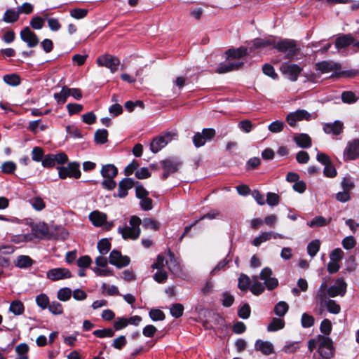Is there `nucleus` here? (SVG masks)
Wrapping results in <instances>:
<instances>
[{"instance_id": "nucleus-1", "label": "nucleus", "mask_w": 359, "mask_h": 359, "mask_svg": "<svg viewBox=\"0 0 359 359\" xmlns=\"http://www.w3.org/2000/svg\"><path fill=\"white\" fill-rule=\"evenodd\" d=\"M317 348L321 359H331L334 356L335 347L332 339L327 336L318 334L308 341V349L312 352Z\"/></svg>"}, {"instance_id": "nucleus-2", "label": "nucleus", "mask_w": 359, "mask_h": 359, "mask_svg": "<svg viewBox=\"0 0 359 359\" xmlns=\"http://www.w3.org/2000/svg\"><path fill=\"white\" fill-rule=\"evenodd\" d=\"M272 273V270L269 267H265L262 270L260 278L264 280V285L257 280H254L253 284L250 288L253 294L259 295L264 291L265 287L269 290H272L278 286V280L277 278L271 276Z\"/></svg>"}, {"instance_id": "nucleus-3", "label": "nucleus", "mask_w": 359, "mask_h": 359, "mask_svg": "<svg viewBox=\"0 0 359 359\" xmlns=\"http://www.w3.org/2000/svg\"><path fill=\"white\" fill-rule=\"evenodd\" d=\"M142 221L137 216H132L129 224L130 226H126L123 228L118 227V231L120 233L123 239H137L140 235V228Z\"/></svg>"}, {"instance_id": "nucleus-4", "label": "nucleus", "mask_w": 359, "mask_h": 359, "mask_svg": "<svg viewBox=\"0 0 359 359\" xmlns=\"http://www.w3.org/2000/svg\"><path fill=\"white\" fill-rule=\"evenodd\" d=\"M175 137H177V133L175 132H165L162 133L152 140L150 143V150L154 154L158 153Z\"/></svg>"}, {"instance_id": "nucleus-5", "label": "nucleus", "mask_w": 359, "mask_h": 359, "mask_svg": "<svg viewBox=\"0 0 359 359\" xmlns=\"http://www.w3.org/2000/svg\"><path fill=\"white\" fill-rule=\"evenodd\" d=\"M182 161L177 157H170L161 161V165L164 172L162 179H167L170 174L177 172L182 165Z\"/></svg>"}, {"instance_id": "nucleus-6", "label": "nucleus", "mask_w": 359, "mask_h": 359, "mask_svg": "<svg viewBox=\"0 0 359 359\" xmlns=\"http://www.w3.org/2000/svg\"><path fill=\"white\" fill-rule=\"evenodd\" d=\"M275 48L285 54L286 58L293 57L298 52V48L295 41L290 39H283L276 41Z\"/></svg>"}, {"instance_id": "nucleus-7", "label": "nucleus", "mask_w": 359, "mask_h": 359, "mask_svg": "<svg viewBox=\"0 0 359 359\" xmlns=\"http://www.w3.org/2000/svg\"><path fill=\"white\" fill-rule=\"evenodd\" d=\"M280 71L290 81H296L302 69L297 64L283 62L280 67Z\"/></svg>"}, {"instance_id": "nucleus-8", "label": "nucleus", "mask_w": 359, "mask_h": 359, "mask_svg": "<svg viewBox=\"0 0 359 359\" xmlns=\"http://www.w3.org/2000/svg\"><path fill=\"white\" fill-rule=\"evenodd\" d=\"M97 64L100 67H104L109 69L111 73H114L118 70L120 60L114 55L104 54L97 58Z\"/></svg>"}, {"instance_id": "nucleus-9", "label": "nucleus", "mask_w": 359, "mask_h": 359, "mask_svg": "<svg viewBox=\"0 0 359 359\" xmlns=\"http://www.w3.org/2000/svg\"><path fill=\"white\" fill-rule=\"evenodd\" d=\"M345 161H354L359 158V140L354 139L347 142L343 152Z\"/></svg>"}, {"instance_id": "nucleus-10", "label": "nucleus", "mask_w": 359, "mask_h": 359, "mask_svg": "<svg viewBox=\"0 0 359 359\" xmlns=\"http://www.w3.org/2000/svg\"><path fill=\"white\" fill-rule=\"evenodd\" d=\"M216 133L213 128H203L202 132H197L193 137V143L197 148L205 145L207 141H210Z\"/></svg>"}, {"instance_id": "nucleus-11", "label": "nucleus", "mask_w": 359, "mask_h": 359, "mask_svg": "<svg viewBox=\"0 0 359 359\" xmlns=\"http://www.w3.org/2000/svg\"><path fill=\"white\" fill-rule=\"evenodd\" d=\"M350 45L359 48V35L344 34L337 38L335 46L338 49L344 48Z\"/></svg>"}, {"instance_id": "nucleus-12", "label": "nucleus", "mask_w": 359, "mask_h": 359, "mask_svg": "<svg viewBox=\"0 0 359 359\" xmlns=\"http://www.w3.org/2000/svg\"><path fill=\"white\" fill-rule=\"evenodd\" d=\"M311 118L312 115L307 111L304 109H299L287 114L286 121L290 126L294 127L296 126L297 121L302 120L309 121Z\"/></svg>"}, {"instance_id": "nucleus-13", "label": "nucleus", "mask_w": 359, "mask_h": 359, "mask_svg": "<svg viewBox=\"0 0 359 359\" xmlns=\"http://www.w3.org/2000/svg\"><path fill=\"white\" fill-rule=\"evenodd\" d=\"M130 262L128 257L123 256L118 250H114L109 254V262L118 269L128 266Z\"/></svg>"}, {"instance_id": "nucleus-14", "label": "nucleus", "mask_w": 359, "mask_h": 359, "mask_svg": "<svg viewBox=\"0 0 359 359\" xmlns=\"http://www.w3.org/2000/svg\"><path fill=\"white\" fill-rule=\"evenodd\" d=\"M20 39L29 48L36 47L39 43L37 35L29 27H26L21 30Z\"/></svg>"}, {"instance_id": "nucleus-15", "label": "nucleus", "mask_w": 359, "mask_h": 359, "mask_svg": "<svg viewBox=\"0 0 359 359\" xmlns=\"http://www.w3.org/2000/svg\"><path fill=\"white\" fill-rule=\"evenodd\" d=\"M347 284L341 278H337L333 285L328 287V296L335 297L338 295L343 297L346 292Z\"/></svg>"}, {"instance_id": "nucleus-16", "label": "nucleus", "mask_w": 359, "mask_h": 359, "mask_svg": "<svg viewBox=\"0 0 359 359\" xmlns=\"http://www.w3.org/2000/svg\"><path fill=\"white\" fill-rule=\"evenodd\" d=\"M71 276V271L66 268H55L48 270L46 273L47 278L53 281L69 278Z\"/></svg>"}, {"instance_id": "nucleus-17", "label": "nucleus", "mask_w": 359, "mask_h": 359, "mask_svg": "<svg viewBox=\"0 0 359 359\" xmlns=\"http://www.w3.org/2000/svg\"><path fill=\"white\" fill-rule=\"evenodd\" d=\"M344 123L341 121H335L332 123L323 124V130L325 133L334 136L339 135L344 130Z\"/></svg>"}, {"instance_id": "nucleus-18", "label": "nucleus", "mask_w": 359, "mask_h": 359, "mask_svg": "<svg viewBox=\"0 0 359 359\" xmlns=\"http://www.w3.org/2000/svg\"><path fill=\"white\" fill-rule=\"evenodd\" d=\"M328 297H330L328 296L327 282L323 280L315 294L316 304L319 306H323V304L330 299Z\"/></svg>"}, {"instance_id": "nucleus-19", "label": "nucleus", "mask_w": 359, "mask_h": 359, "mask_svg": "<svg viewBox=\"0 0 359 359\" xmlns=\"http://www.w3.org/2000/svg\"><path fill=\"white\" fill-rule=\"evenodd\" d=\"M243 65L242 62H221L216 69L218 74H224L231 71L239 69Z\"/></svg>"}, {"instance_id": "nucleus-20", "label": "nucleus", "mask_w": 359, "mask_h": 359, "mask_svg": "<svg viewBox=\"0 0 359 359\" xmlns=\"http://www.w3.org/2000/svg\"><path fill=\"white\" fill-rule=\"evenodd\" d=\"M135 185V181L132 178H124L118 184L117 196L119 198H124L128 195V191Z\"/></svg>"}, {"instance_id": "nucleus-21", "label": "nucleus", "mask_w": 359, "mask_h": 359, "mask_svg": "<svg viewBox=\"0 0 359 359\" xmlns=\"http://www.w3.org/2000/svg\"><path fill=\"white\" fill-rule=\"evenodd\" d=\"M255 349L265 355H271L274 352L273 345L271 342L261 339L255 341Z\"/></svg>"}, {"instance_id": "nucleus-22", "label": "nucleus", "mask_w": 359, "mask_h": 359, "mask_svg": "<svg viewBox=\"0 0 359 359\" xmlns=\"http://www.w3.org/2000/svg\"><path fill=\"white\" fill-rule=\"evenodd\" d=\"M89 219L94 226H102L107 222V216L105 213L95 210L90 213Z\"/></svg>"}, {"instance_id": "nucleus-23", "label": "nucleus", "mask_w": 359, "mask_h": 359, "mask_svg": "<svg viewBox=\"0 0 359 359\" xmlns=\"http://www.w3.org/2000/svg\"><path fill=\"white\" fill-rule=\"evenodd\" d=\"M252 43L255 48L264 49L265 48H269L271 49L275 48L276 41L273 38L266 39L257 38L252 41Z\"/></svg>"}, {"instance_id": "nucleus-24", "label": "nucleus", "mask_w": 359, "mask_h": 359, "mask_svg": "<svg viewBox=\"0 0 359 359\" xmlns=\"http://www.w3.org/2000/svg\"><path fill=\"white\" fill-rule=\"evenodd\" d=\"M325 309L327 310L328 312L332 314H338L341 311L340 306L337 304L334 300L329 299L323 304V306H320V314H322L324 311Z\"/></svg>"}, {"instance_id": "nucleus-25", "label": "nucleus", "mask_w": 359, "mask_h": 359, "mask_svg": "<svg viewBox=\"0 0 359 359\" xmlns=\"http://www.w3.org/2000/svg\"><path fill=\"white\" fill-rule=\"evenodd\" d=\"M165 264L168 269L174 274L179 275L181 271V267L180 264L176 260L175 255L169 251V260L165 261Z\"/></svg>"}, {"instance_id": "nucleus-26", "label": "nucleus", "mask_w": 359, "mask_h": 359, "mask_svg": "<svg viewBox=\"0 0 359 359\" xmlns=\"http://www.w3.org/2000/svg\"><path fill=\"white\" fill-rule=\"evenodd\" d=\"M294 141L299 147L309 148L311 146V137L305 133L297 134L294 137Z\"/></svg>"}, {"instance_id": "nucleus-27", "label": "nucleus", "mask_w": 359, "mask_h": 359, "mask_svg": "<svg viewBox=\"0 0 359 359\" xmlns=\"http://www.w3.org/2000/svg\"><path fill=\"white\" fill-rule=\"evenodd\" d=\"M248 49L245 47H239L238 48H230L226 51L228 58L239 59L248 55Z\"/></svg>"}, {"instance_id": "nucleus-28", "label": "nucleus", "mask_w": 359, "mask_h": 359, "mask_svg": "<svg viewBox=\"0 0 359 359\" xmlns=\"http://www.w3.org/2000/svg\"><path fill=\"white\" fill-rule=\"evenodd\" d=\"M100 173L104 178H114L118 174V169L113 164H107L102 167Z\"/></svg>"}, {"instance_id": "nucleus-29", "label": "nucleus", "mask_w": 359, "mask_h": 359, "mask_svg": "<svg viewBox=\"0 0 359 359\" xmlns=\"http://www.w3.org/2000/svg\"><path fill=\"white\" fill-rule=\"evenodd\" d=\"M32 231L33 232L32 234L34 236V238L36 237L41 238L47 234L48 228L44 223H39L32 226Z\"/></svg>"}, {"instance_id": "nucleus-30", "label": "nucleus", "mask_w": 359, "mask_h": 359, "mask_svg": "<svg viewBox=\"0 0 359 359\" xmlns=\"http://www.w3.org/2000/svg\"><path fill=\"white\" fill-rule=\"evenodd\" d=\"M19 12L14 9H7L3 16V21L7 23H13L19 18Z\"/></svg>"}, {"instance_id": "nucleus-31", "label": "nucleus", "mask_w": 359, "mask_h": 359, "mask_svg": "<svg viewBox=\"0 0 359 359\" xmlns=\"http://www.w3.org/2000/svg\"><path fill=\"white\" fill-rule=\"evenodd\" d=\"M331 219V218L327 219L323 216H316L310 222L308 223V225L310 227L325 226L330 224Z\"/></svg>"}, {"instance_id": "nucleus-32", "label": "nucleus", "mask_w": 359, "mask_h": 359, "mask_svg": "<svg viewBox=\"0 0 359 359\" xmlns=\"http://www.w3.org/2000/svg\"><path fill=\"white\" fill-rule=\"evenodd\" d=\"M33 260L27 255L18 256L16 260L15 266L19 268H27L33 264Z\"/></svg>"}, {"instance_id": "nucleus-33", "label": "nucleus", "mask_w": 359, "mask_h": 359, "mask_svg": "<svg viewBox=\"0 0 359 359\" xmlns=\"http://www.w3.org/2000/svg\"><path fill=\"white\" fill-rule=\"evenodd\" d=\"M69 96H70V88L66 86L62 87L60 93L54 94V98L55 100L57 103L61 104L65 103Z\"/></svg>"}, {"instance_id": "nucleus-34", "label": "nucleus", "mask_w": 359, "mask_h": 359, "mask_svg": "<svg viewBox=\"0 0 359 359\" xmlns=\"http://www.w3.org/2000/svg\"><path fill=\"white\" fill-rule=\"evenodd\" d=\"M288 304L285 302L280 301L275 305L274 313L276 316L283 317L288 311Z\"/></svg>"}, {"instance_id": "nucleus-35", "label": "nucleus", "mask_w": 359, "mask_h": 359, "mask_svg": "<svg viewBox=\"0 0 359 359\" xmlns=\"http://www.w3.org/2000/svg\"><path fill=\"white\" fill-rule=\"evenodd\" d=\"M34 239V236L32 234L26 233V234H19V235H13L11 238V241L12 243L19 244L21 243H26L31 241Z\"/></svg>"}, {"instance_id": "nucleus-36", "label": "nucleus", "mask_w": 359, "mask_h": 359, "mask_svg": "<svg viewBox=\"0 0 359 359\" xmlns=\"http://www.w3.org/2000/svg\"><path fill=\"white\" fill-rule=\"evenodd\" d=\"M285 322L283 319L273 318L267 327L269 332H275L284 327Z\"/></svg>"}, {"instance_id": "nucleus-37", "label": "nucleus", "mask_w": 359, "mask_h": 359, "mask_svg": "<svg viewBox=\"0 0 359 359\" xmlns=\"http://www.w3.org/2000/svg\"><path fill=\"white\" fill-rule=\"evenodd\" d=\"M108 132L106 129H99L95 133L94 140L97 144H104L107 142Z\"/></svg>"}, {"instance_id": "nucleus-38", "label": "nucleus", "mask_w": 359, "mask_h": 359, "mask_svg": "<svg viewBox=\"0 0 359 359\" xmlns=\"http://www.w3.org/2000/svg\"><path fill=\"white\" fill-rule=\"evenodd\" d=\"M24 310V305L22 302L19 300L12 302L9 307V311L14 315H21L23 313Z\"/></svg>"}, {"instance_id": "nucleus-39", "label": "nucleus", "mask_w": 359, "mask_h": 359, "mask_svg": "<svg viewBox=\"0 0 359 359\" xmlns=\"http://www.w3.org/2000/svg\"><path fill=\"white\" fill-rule=\"evenodd\" d=\"M271 239V231L262 232L259 236L255 238L252 242V244L256 247L259 246L262 243L266 242Z\"/></svg>"}, {"instance_id": "nucleus-40", "label": "nucleus", "mask_w": 359, "mask_h": 359, "mask_svg": "<svg viewBox=\"0 0 359 359\" xmlns=\"http://www.w3.org/2000/svg\"><path fill=\"white\" fill-rule=\"evenodd\" d=\"M36 303L41 309H46L50 304L49 298L46 294L41 293L36 297Z\"/></svg>"}, {"instance_id": "nucleus-41", "label": "nucleus", "mask_w": 359, "mask_h": 359, "mask_svg": "<svg viewBox=\"0 0 359 359\" xmlns=\"http://www.w3.org/2000/svg\"><path fill=\"white\" fill-rule=\"evenodd\" d=\"M320 243L319 240H313L310 242L307 245V252L311 257H313L316 255L320 250Z\"/></svg>"}, {"instance_id": "nucleus-42", "label": "nucleus", "mask_w": 359, "mask_h": 359, "mask_svg": "<svg viewBox=\"0 0 359 359\" xmlns=\"http://www.w3.org/2000/svg\"><path fill=\"white\" fill-rule=\"evenodd\" d=\"M358 97L352 91H344L341 93V100L344 103L353 104L357 102Z\"/></svg>"}, {"instance_id": "nucleus-43", "label": "nucleus", "mask_w": 359, "mask_h": 359, "mask_svg": "<svg viewBox=\"0 0 359 359\" xmlns=\"http://www.w3.org/2000/svg\"><path fill=\"white\" fill-rule=\"evenodd\" d=\"M29 202L32 207L37 211H41L46 207L45 202L41 197L39 196H36L29 199Z\"/></svg>"}, {"instance_id": "nucleus-44", "label": "nucleus", "mask_w": 359, "mask_h": 359, "mask_svg": "<svg viewBox=\"0 0 359 359\" xmlns=\"http://www.w3.org/2000/svg\"><path fill=\"white\" fill-rule=\"evenodd\" d=\"M28 351L29 346L25 343H22L15 347V351L18 355L19 359H28Z\"/></svg>"}, {"instance_id": "nucleus-45", "label": "nucleus", "mask_w": 359, "mask_h": 359, "mask_svg": "<svg viewBox=\"0 0 359 359\" xmlns=\"http://www.w3.org/2000/svg\"><path fill=\"white\" fill-rule=\"evenodd\" d=\"M250 285V278L244 274L241 273L238 278V287L242 291H246Z\"/></svg>"}, {"instance_id": "nucleus-46", "label": "nucleus", "mask_w": 359, "mask_h": 359, "mask_svg": "<svg viewBox=\"0 0 359 359\" xmlns=\"http://www.w3.org/2000/svg\"><path fill=\"white\" fill-rule=\"evenodd\" d=\"M332 330L331 321L329 319H324L320 325V330L322 335L329 337Z\"/></svg>"}, {"instance_id": "nucleus-47", "label": "nucleus", "mask_w": 359, "mask_h": 359, "mask_svg": "<svg viewBox=\"0 0 359 359\" xmlns=\"http://www.w3.org/2000/svg\"><path fill=\"white\" fill-rule=\"evenodd\" d=\"M93 334L98 338L112 337L114 335V331L111 328H104L94 330Z\"/></svg>"}, {"instance_id": "nucleus-48", "label": "nucleus", "mask_w": 359, "mask_h": 359, "mask_svg": "<svg viewBox=\"0 0 359 359\" xmlns=\"http://www.w3.org/2000/svg\"><path fill=\"white\" fill-rule=\"evenodd\" d=\"M111 248V243L107 238L101 239L97 243V249L100 254L106 255Z\"/></svg>"}, {"instance_id": "nucleus-49", "label": "nucleus", "mask_w": 359, "mask_h": 359, "mask_svg": "<svg viewBox=\"0 0 359 359\" xmlns=\"http://www.w3.org/2000/svg\"><path fill=\"white\" fill-rule=\"evenodd\" d=\"M72 296V290L69 287H63L60 289L57 293L58 299L62 302L68 301Z\"/></svg>"}, {"instance_id": "nucleus-50", "label": "nucleus", "mask_w": 359, "mask_h": 359, "mask_svg": "<svg viewBox=\"0 0 359 359\" xmlns=\"http://www.w3.org/2000/svg\"><path fill=\"white\" fill-rule=\"evenodd\" d=\"M315 322L314 318L306 313H304L301 318V324L304 328H309L313 325Z\"/></svg>"}, {"instance_id": "nucleus-51", "label": "nucleus", "mask_w": 359, "mask_h": 359, "mask_svg": "<svg viewBox=\"0 0 359 359\" xmlns=\"http://www.w3.org/2000/svg\"><path fill=\"white\" fill-rule=\"evenodd\" d=\"M48 309L49 311L53 315H60L63 313V308L62 304L56 301L50 303Z\"/></svg>"}, {"instance_id": "nucleus-52", "label": "nucleus", "mask_w": 359, "mask_h": 359, "mask_svg": "<svg viewBox=\"0 0 359 359\" xmlns=\"http://www.w3.org/2000/svg\"><path fill=\"white\" fill-rule=\"evenodd\" d=\"M316 66V69L320 71L322 73H328L332 71L334 69V65L327 61L318 62Z\"/></svg>"}, {"instance_id": "nucleus-53", "label": "nucleus", "mask_w": 359, "mask_h": 359, "mask_svg": "<svg viewBox=\"0 0 359 359\" xmlns=\"http://www.w3.org/2000/svg\"><path fill=\"white\" fill-rule=\"evenodd\" d=\"M67 166L70 173V177L78 179L81 177V171L79 170V164L78 163H70Z\"/></svg>"}, {"instance_id": "nucleus-54", "label": "nucleus", "mask_w": 359, "mask_h": 359, "mask_svg": "<svg viewBox=\"0 0 359 359\" xmlns=\"http://www.w3.org/2000/svg\"><path fill=\"white\" fill-rule=\"evenodd\" d=\"M4 81L5 83H6L8 85L12 86H16L20 84V79L19 76L17 74H6L4 76Z\"/></svg>"}, {"instance_id": "nucleus-55", "label": "nucleus", "mask_w": 359, "mask_h": 359, "mask_svg": "<svg viewBox=\"0 0 359 359\" xmlns=\"http://www.w3.org/2000/svg\"><path fill=\"white\" fill-rule=\"evenodd\" d=\"M142 226L145 229L156 231L159 229L160 224L154 219L146 218L142 222Z\"/></svg>"}, {"instance_id": "nucleus-56", "label": "nucleus", "mask_w": 359, "mask_h": 359, "mask_svg": "<svg viewBox=\"0 0 359 359\" xmlns=\"http://www.w3.org/2000/svg\"><path fill=\"white\" fill-rule=\"evenodd\" d=\"M88 13V11L85 8H74L70 11V16L77 19H83L84 18Z\"/></svg>"}, {"instance_id": "nucleus-57", "label": "nucleus", "mask_w": 359, "mask_h": 359, "mask_svg": "<svg viewBox=\"0 0 359 359\" xmlns=\"http://www.w3.org/2000/svg\"><path fill=\"white\" fill-rule=\"evenodd\" d=\"M44 157L43 150L39 147H35L32 151V158L36 162H40L43 161Z\"/></svg>"}, {"instance_id": "nucleus-58", "label": "nucleus", "mask_w": 359, "mask_h": 359, "mask_svg": "<svg viewBox=\"0 0 359 359\" xmlns=\"http://www.w3.org/2000/svg\"><path fill=\"white\" fill-rule=\"evenodd\" d=\"M341 186L344 191L350 193L351 190L354 188L355 184L351 177H344L341 182Z\"/></svg>"}, {"instance_id": "nucleus-59", "label": "nucleus", "mask_w": 359, "mask_h": 359, "mask_svg": "<svg viewBox=\"0 0 359 359\" xmlns=\"http://www.w3.org/2000/svg\"><path fill=\"white\" fill-rule=\"evenodd\" d=\"M170 314L177 318L182 316L184 307L180 304H173L170 307Z\"/></svg>"}, {"instance_id": "nucleus-60", "label": "nucleus", "mask_w": 359, "mask_h": 359, "mask_svg": "<svg viewBox=\"0 0 359 359\" xmlns=\"http://www.w3.org/2000/svg\"><path fill=\"white\" fill-rule=\"evenodd\" d=\"M263 73L273 79H277L278 78V74L276 73L274 67L269 64H265L262 67Z\"/></svg>"}, {"instance_id": "nucleus-61", "label": "nucleus", "mask_w": 359, "mask_h": 359, "mask_svg": "<svg viewBox=\"0 0 359 359\" xmlns=\"http://www.w3.org/2000/svg\"><path fill=\"white\" fill-rule=\"evenodd\" d=\"M342 246L346 250H351L356 245V241L353 236H349L342 240Z\"/></svg>"}, {"instance_id": "nucleus-62", "label": "nucleus", "mask_w": 359, "mask_h": 359, "mask_svg": "<svg viewBox=\"0 0 359 359\" xmlns=\"http://www.w3.org/2000/svg\"><path fill=\"white\" fill-rule=\"evenodd\" d=\"M41 163L44 168H52L55 166L56 162L55 160L54 154L45 155Z\"/></svg>"}, {"instance_id": "nucleus-63", "label": "nucleus", "mask_w": 359, "mask_h": 359, "mask_svg": "<svg viewBox=\"0 0 359 359\" xmlns=\"http://www.w3.org/2000/svg\"><path fill=\"white\" fill-rule=\"evenodd\" d=\"M149 317L152 320H163L165 318L164 313L159 309H151L149 313Z\"/></svg>"}, {"instance_id": "nucleus-64", "label": "nucleus", "mask_w": 359, "mask_h": 359, "mask_svg": "<svg viewBox=\"0 0 359 359\" xmlns=\"http://www.w3.org/2000/svg\"><path fill=\"white\" fill-rule=\"evenodd\" d=\"M16 169V165L13 161L4 162L1 165V170L4 173L11 174L13 173Z\"/></svg>"}]
</instances>
